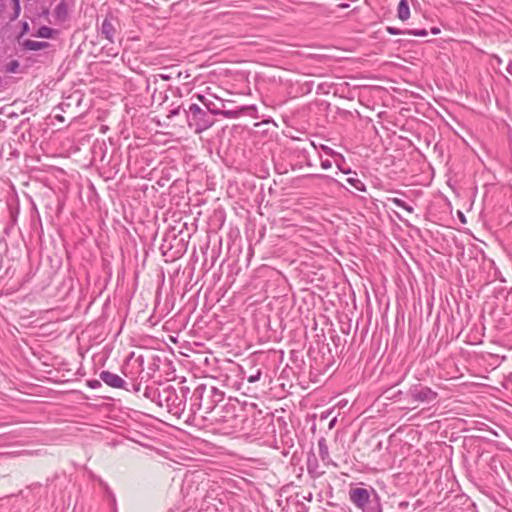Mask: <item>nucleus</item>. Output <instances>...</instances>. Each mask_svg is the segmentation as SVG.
<instances>
[{"instance_id":"7ed1b4c3","label":"nucleus","mask_w":512,"mask_h":512,"mask_svg":"<svg viewBox=\"0 0 512 512\" xmlns=\"http://www.w3.org/2000/svg\"><path fill=\"white\" fill-rule=\"evenodd\" d=\"M397 17L401 21H406L410 17V8L407 0H400L397 7Z\"/></svg>"},{"instance_id":"f03ea898","label":"nucleus","mask_w":512,"mask_h":512,"mask_svg":"<svg viewBox=\"0 0 512 512\" xmlns=\"http://www.w3.org/2000/svg\"><path fill=\"white\" fill-rule=\"evenodd\" d=\"M100 378L104 383L113 388H121L124 384V380L120 376L109 371H103Z\"/></svg>"},{"instance_id":"9b49d317","label":"nucleus","mask_w":512,"mask_h":512,"mask_svg":"<svg viewBox=\"0 0 512 512\" xmlns=\"http://www.w3.org/2000/svg\"><path fill=\"white\" fill-rule=\"evenodd\" d=\"M387 31H388V33H390V34H392V35H396V34H398V33H399V32H398L395 28H393V27H387Z\"/></svg>"},{"instance_id":"9d476101","label":"nucleus","mask_w":512,"mask_h":512,"mask_svg":"<svg viewBox=\"0 0 512 512\" xmlns=\"http://www.w3.org/2000/svg\"><path fill=\"white\" fill-rule=\"evenodd\" d=\"M14 2V5H15V18H17L20 14V4H19V0H13Z\"/></svg>"},{"instance_id":"1a4fd4ad","label":"nucleus","mask_w":512,"mask_h":512,"mask_svg":"<svg viewBox=\"0 0 512 512\" xmlns=\"http://www.w3.org/2000/svg\"><path fill=\"white\" fill-rule=\"evenodd\" d=\"M406 33L410 34V35H414V36H420V37L427 36V31L424 29L423 30H409Z\"/></svg>"},{"instance_id":"f257e3e1","label":"nucleus","mask_w":512,"mask_h":512,"mask_svg":"<svg viewBox=\"0 0 512 512\" xmlns=\"http://www.w3.org/2000/svg\"><path fill=\"white\" fill-rule=\"evenodd\" d=\"M350 500L360 509H364L369 503L370 494L365 488H353L349 492Z\"/></svg>"},{"instance_id":"4468645a","label":"nucleus","mask_w":512,"mask_h":512,"mask_svg":"<svg viewBox=\"0 0 512 512\" xmlns=\"http://www.w3.org/2000/svg\"><path fill=\"white\" fill-rule=\"evenodd\" d=\"M4 7H5L4 0H0V13L3 12Z\"/></svg>"},{"instance_id":"39448f33","label":"nucleus","mask_w":512,"mask_h":512,"mask_svg":"<svg viewBox=\"0 0 512 512\" xmlns=\"http://www.w3.org/2000/svg\"><path fill=\"white\" fill-rule=\"evenodd\" d=\"M102 33L105 34L108 40L112 41L114 33L113 25L108 21H104L102 24Z\"/></svg>"},{"instance_id":"dca6fc26","label":"nucleus","mask_w":512,"mask_h":512,"mask_svg":"<svg viewBox=\"0 0 512 512\" xmlns=\"http://www.w3.org/2000/svg\"><path fill=\"white\" fill-rule=\"evenodd\" d=\"M200 101H203L204 97L202 95L197 96Z\"/></svg>"},{"instance_id":"f8f14e48","label":"nucleus","mask_w":512,"mask_h":512,"mask_svg":"<svg viewBox=\"0 0 512 512\" xmlns=\"http://www.w3.org/2000/svg\"><path fill=\"white\" fill-rule=\"evenodd\" d=\"M190 110L191 111H197V112L201 111L200 107L198 105H196V104L191 105L190 106Z\"/></svg>"},{"instance_id":"423d86ee","label":"nucleus","mask_w":512,"mask_h":512,"mask_svg":"<svg viewBox=\"0 0 512 512\" xmlns=\"http://www.w3.org/2000/svg\"><path fill=\"white\" fill-rule=\"evenodd\" d=\"M25 46L30 50H41L48 46L46 42L27 41Z\"/></svg>"},{"instance_id":"ddd939ff","label":"nucleus","mask_w":512,"mask_h":512,"mask_svg":"<svg viewBox=\"0 0 512 512\" xmlns=\"http://www.w3.org/2000/svg\"><path fill=\"white\" fill-rule=\"evenodd\" d=\"M17 67H18V63L17 62H12L11 63L10 71L14 72Z\"/></svg>"},{"instance_id":"0eeeda50","label":"nucleus","mask_w":512,"mask_h":512,"mask_svg":"<svg viewBox=\"0 0 512 512\" xmlns=\"http://www.w3.org/2000/svg\"><path fill=\"white\" fill-rule=\"evenodd\" d=\"M347 182L351 186H353L356 190H358V191H365V186H364L363 182H361L359 179H357V178H348Z\"/></svg>"},{"instance_id":"20e7f679","label":"nucleus","mask_w":512,"mask_h":512,"mask_svg":"<svg viewBox=\"0 0 512 512\" xmlns=\"http://www.w3.org/2000/svg\"><path fill=\"white\" fill-rule=\"evenodd\" d=\"M55 31L48 26H42L38 29L36 36L40 38H52Z\"/></svg>"},{"instance_id":"2eb2a0df","label":"nucleus","mask_w":512,"mask_h":512,"mask_svg":"<svg viewBox=\"0 0 512 512\" xmlns=\"http://www.w3.org/2000/svg\"><path fill=\"white\" fill-rule=\"evenodd\" d=\"M432 32H433L434 34H437V33H439V29H432Z\"/></svg>"},{"instance_id":"6e6552de","label":"nucleus","mask_w":512,"mask_h":512,"mask_svg":"<svg viewBox=\"0 0 512 512\" xmlns=\"http://www.w3.org/2000/svg\"><path fill=\"white\" fill-rule=\"evenodd\" d=\"M391 201L393 202V204H395L397 207L399 208H403L404 210H406L408 213H413V208L411 206H408L406 205V203L404 201H402L401 199L399 198H393L391 199Z\"/></svg>"}]
</instances>
